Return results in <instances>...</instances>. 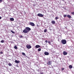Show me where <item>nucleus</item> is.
Listing matches in <instances>:
<instances>
[{
	"mask_svg": "<svg viewBox=\"0 0 74 74\" xmlns=\"http://www.w3.org/2000/svg\"><path fill=\"white\" fill-rule=\"evenodd\" d=\"M31 30V29L29 27H26L25 29L23 31V32L24 33H29V32Z\"/></svg>",
	"mask_w": 74,
	"mask_h": 74,
	"instance_id": "nucleus-1",
	"label": "nucleus"
},
{
	"mask_svg": "<svg viewBox=\"0 0 74 74\" xmlns=\"http://www.w3.org/2000/svg\"><path fill=\"white\" fill-rule=\"evenodd\" d=\"M61 43L62 44H66V40L63 39L61 41Z\"/></svg>",
	"mask_w": 74,
	"mask_h": 74,
	"instance_id": "nucleus-2",
	"label": "nucleus"
},
{
	"mask_svg": "<svg viewBox=\"0 0 74 74\" xmlns=\"http://www.w3.org/2000/svg\"><path fill=\"white\" fill-rule=\"evenodd\" d=\"M29 25L32 26H35V24L33 23L30 22V23H29Z\"/></svg>",
	"mask_w": 74,
	"mask_h": 74,
	"instance_id": "nucleus-3",
	"label": "nucleus"
},
{
	"mask_svg": "<svg viewBox=\"0 0 74 74\" xmlns=\"http://www.w3.org/2000/svg\"><path fill=\"white\" fill-rule=\"evenodd\" d=\"M26 47L27 49H30L32 48V46L29 45H27Z\"/></svg>",
	"mask_w": 74,
	"mask_h": 74,
	"instance_id": "nucleus-4",
	"label": "nucleus"
},
{
	"mask_svg": "<svg viewBox=\"0 0 74 74\" xmlns=\"http://www.w3.org/2000/svg\"><path fill=\"white\" fill-rule=\"evenodd\" d=\"M37 16H39V17H42L43 16H44L43 15L40 13H38L37 14Z\"/></svg>",
	"mask_w": 74,
	"mask_h": 74,
	"instance_id": "nucleus-5",
	"label": "nucleus"
},
{
	"mask_svg": "<svg viewBox=\"0 0 74 74\" xmlns=\"http://www.w3.org/2000/svg\"><path fill=\"white\" fill-rule=\"evenodd\" d=\"M40 47H41V46L38 45H36L35 46V48H40Z\"/></svg>",
	"mask_w": 74,
	"mask_h": 74,
	"instance_id": "nucleus-6",
	"label": "nucleus"
},
{
	"mask_svg": "<svg viewBox=\"0 0 74 74\" xmlns=\"http://www.w3.org/2000/svg\"><path fill=\"white\" fill-rule=\"evenodd\" d=\"M63 54L64 55H67V53L66 51H64L63 52Z\"/></svg>",
	"mask_w": 74,
	"mask_h": 74,
	"instance_id": "nucleus-7",
	"label": "nucleus"
},
{
	"mask_svg": "<svg viewBox=\"0 0 74 74\" xmlns=\"http://www.w3.org/2000/svg\"><path fill=\"white\" fill-rule=\"evenodd\" d=\"M44 54L45 55H49V53L45 52Z\"/></svg>",
	"mask_w": 74,
	"mask_h": 74,
	"instance_id": "nucleus-8",
	"label": "nucleus"
},
{
	"mask_svg": "<svg viewBox=\"0 0 74 74\" xmlns=\"http://www.w3.org/2000/svg\"><path fill=\"white\" fill-rule=\"evenodd\" d=\"M15 62L16 63H19L20 62V61H19V60L18 61L17 60H15Z\"/></svg>",
	"mask_w": 74,
	"mask_h": 74,
	"instance_id": "nucleus-9",
	"label": "nucleus"
},
{
	"mask_svg": "<svg viewBox=\"0 0 74 74\" xmlns=\"http://www.w3.org/2000/svg\"><path fill=\"white\" fill-rule=\"evenodd\" d=\"M10 20L11 21H14V19L13 18H10Z\"/></svg>",
	"mask_w": 74,
	"mask_h": 74,
	"instance_id": "nucleus-10",
	"label": "nucleus"
},
{
	"mask_svg": "<svg viewBox=\"0 0 74 74\" xmlns=\"http://www.w3.org/2000/svg\"><path fill=\"white\" fill-rule=\"evenodd\" d=\"M67 17H68V18H69V19H70V18H71V16L69 15H67Z\"/></svg>",
	"mask_w": 74,
	"mask_h": 74,
	"instance_id": "nucleus-11",
	"label": "nucleus"
},
{
	"mask_svg": "<svg viewBox=\"0 0 74 74\" xmlns=\"http://www.w3.org/2000/svg\"><path fill=\"white\" fill-rule=\"evenodd\" d=\"M51 23L52 24H55V21H51Z\"/></svg>",
	"mask_w": 74,
	"mask_h": 74,
	"instance_id": "nucleus-12",
	"label": "nucleus"
},
{
	"mask_svg": "<svg viewBox=\"0 0 74 74\" xmlns=\"http://www.w3.org/2000/svg\"><path fill=\"white\" fill-rule=\"evenodd\" d=\"M51 61H49L47 63V65H50L51 64Z\"/></svg>",
	"mask_w": 74,
	"mask_h": 74,
	"instance_id": "nucleus-13",
	"label": "nucleus"
},
{
	"mask_svg": "<svg viewBox=\"0 0 74 74\" xmlns=\"http://www.w3.org/2000/svg\"><path fill=\"white\" fill-rule=\"evenodd\" d=\"M69 68H70V69H72L73 68V66L71 65H70L69 66Z\"/></svg>",
	"mask_w": 74,
	"mask_h": 74,
	"instance_id": "nucleus-14",
	"label": "nucleus"
},
{
	"mask_svg": "<svg viewBox=\"0 0 74 74\" xmlns=\"http://www.w3.org/2000/svg\"><path fill=\"white\" fill-rule=\"evenodd\" d=\"M14 48L15 49H18V48H17V47L16 46H15L14 47Z\"/></svg>",
	"mask_w": 74,
	"mask_h": 74,
	"instance_id": "nucleus-15",
	"label": "nucleus"
},
{
	"mask_svg": "<svg viewBox=\"0 0 74 74\" xmlns=\"http://www.w3.org/2000/svg\"><path fill=\"white\" fill-rule=\"evenodd\" d=\"M47 32V29H45L44 30V32L45 33H46V32Z\"/></svg>",
	"mask_w": 74,
	"mask_h": 74,
	"instance_id": "nucleus-16",
	"label": "nucleus"
},
{
	"mask_svg": "<svg viewBox=\"0 0 74 74\" xmlns=\"http://www.w3.org/2000/svg\"><path fill=\"white\" fill-rule=\"evenodd\" d=\"M22 54L23 56H25V55H26V54H25V53L23 52L22 53Z\"/></svg>",
	"mask_w": 74,
	"mask_h": 74,
	"instance_id": "nucleus-17",
	"label": "nucleus"
},
{
	"mask_svg": "<svg viewBox=\"0 0 74 74\" xmlns=\"http://www.w3.org/2000/svg\"><path fill=\"white\" fill-rule=\"evenodd\" d=\"M41 48H39L38 49V52H40V51H41Z\"/></svg>",
	"mask_w": 74,
	"mask_h": 74,
	"instance_id": "nucleus-18",
	"label": "nucleus"
},
{
	"mask_svg": "<svg viewBox=\"0 0 74 74\" xmlns=\"http://www.w3.org/2000/svg\"><path fill=\"white\" fill-rule=\"evenodd\" d=\"M8 65L9 66H12V64L10 63H9L8 64Z\"/></svg>",
	"mask_w": 74,
	"mask_h": 74,
	"instance_id": "nucleus-19",
	"label": "nucleus"
},
{
	"mask_svg": "<svg viewBox=\"0 0 74 74\" xmlns=\"http://www.w3.org/2000/svg\"><path fill=\"white\" fill-rule=\"evenodd\" d=\"M1 42L2 43H3V42H4V40H2L1 41Z\"/></svg>",
	"mask_w": 74,
	"mask_h": 74,
	"instance_id": "nucleus-20",
	"label": "nucleus"
},
{
	"mask_svg": "<svg viewBox=\"0 0 74 74\" xmlns=\"http://www.w3.org/2000/svg\"><path fill=\"white\" fill-rule=\"evenodd\" d=\"M59 19V17H56L55 18V19H56V20H57V19Z\"/></svg>",
	"mask_w": 74,
	"mask_h": 74,
	"instance_id": "nucleus-21",
	"label": "nucleus"
},
{
	"mask_svg": "<svg viewBox=\"0 0 74 74\" xmlns=\"http://www.w3.org/2000/svg\"><path fill=\"white\" fill-rule=\"evenodd\" d=\"M11 32H12V33H13L14 34V33H15V32H13V31L12 30H11Z\"/></svg>",
	"mask_w": 74,
	"mask_h": 74,
	"instance_id": "nucleus-22",
	"label": "nucleus"
},
{
	"mask_svg": "<svg viewBox=\"0 0 74 74\" xmlns=\"http://www.w3.org/2000/svg\"><path fill=\"white\" fill-rule=\"evenodd\" d=\"M63 16H64V17H66L67 16V15H66V14L64 15H63Z\"/></svg>",
	"mask_w": 74,
	"mask_h": 74,
	"instance_id": "nucleus-23",
	"label": "nucleus"
},
{
	"mask_svg": "<svg viewBox=\"0 0 74 74\" xmlns=\"http://www.w3.org/2000/svg\"><path fill=\"white\" fill-rule=\"evenodd\" d=\"M19 37L20 38H23V36H22V35H21L20 36H19Z\"/></svg>",
	"mask_w": 74,
	"mask_h": 74,
	"instance_id": "nucleus-24",
	"label": "nucleus"
},
{
	"mask_svg": "<svg viewBox=\"0 0 74 74\" xmlns=\"http://www.w3.org/2000/svg\"><path fill=\"white\" fill-rule=\"evenodd\" d=\"M71 14L72 15H74V12H71Z\"/></svg>",
	"mask_w": 74,
	"mask_h": 74,
	"instance_id": "nucleus-25",
	"label": "nucleus"
},
{
	"mask_svg": "<svg viewBox=\"0 0 74 74\" xmlns=\"http://www.w3.org/2000/svg\"><path fill=\"white\" fill-rule=\"evenodd\" d=\"M48 43H49V44H51V42H50L49 41H48Z\"/></svg>",
	"mask_w": 74,
	"mask_h": 74,
	"instance_id": "nucleus-26",
	"label": "nucleus"
},
{
	"mask_svg": "<svg viewBox=\"0 0 74 74\" xmlns=\"http://www.w3.org/2000/svg\"><path fill=\"white\" fill-rule=\"evenodd\" d=\"M61 70L63 71L64 70V68H62Z\"/></svg>",
	"mask_w": 74,
	"mask_h": 74,
	"instance_id": "nucleus-27",
	"label": "nucleus"
},
{
	"mask_svg": "<svg viewBox=\"0 0 74 74\" xmlns=\"http://www.w3.org/2000/svg\"><path fill=\"white\" fill-rule=\"evenodd\" d=\"M3 52L1 51V52H0V54H3Z\"/></svg>",
	"mask_w": 74,
	"mask_h": 74,
	"instance_id": "nucleus-28",
	"label": "nucleus"
},
{
	"mask_svg": "<svg viewBox=\"0 0 74 74\" xmlns=\"http://www.w3.org/2000/svg\"><path fill=\"white\" fill-rule=\"evenodd\" d=\"M45 42L46 43H47L48 42V41H47V40H46Z\"/></svg>",
	"mask_w": 74,
	"mask_h": 74,
	"instance_id": "nucleus-29",
	"label": "nucleus"
},
{
	"mask_svg": "<svg viewBox=\"0 0 74 74\" xmlns=\"http://www.w3.org/2000/svg\"><path fill=\"white\" fill-rule=\"evenodd\" d=\"M3 1V0H0V3H1Z\"/></svg>",
	"mask_w": 74,
	"mask_h": 74,
	"instance_id": "nucleus-30",
	"label": "nucleus"
},
{
	"mask_svg": "<svg viewBox=\"0 0 74 74\" xmlns=\"http://www.w3.org/2000/svg\"><path fill=\"white\" fill-rule=\"evenodd\" d=\"M33 6H34V7H35V6H36V4H33Z\"/></svg>",
	"mask_w": 74,
	"mask_h": 74,
	"instance_id": "nucleus-31",
	"label": "nucleus"
},
{
	"mask_svg": "<svg viewBox=\"0 0 74 74\" xmlns=\"http://www.w3.org/2000/svg\"><path fill=\"white\" fill-rule=\"evenodd\" d=\"M1 17L0 16V19H1Z\"/></svg>",
	"mask_w": 74,
	"mask_h": 74,
	"instance_id": "nucleus-32",
	"label": "nucleus"
},
{
	"mask_svg": "<svg viewBox=\"0 0 74 74\" xmlns=\"http://www.w3.org/2000/svg\"><path fill=\"white\" fill-rule=\"evenodd\" d=\"M40 74H44V73H41Z\"/></svg>",
	"mask_w": 74,
	"mask_h": 74,
	"instance_id": "nucleus-33",
	"label": "nucleus"
}]
</instances>
